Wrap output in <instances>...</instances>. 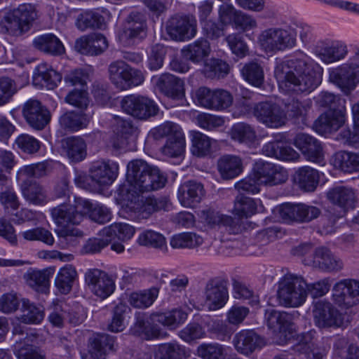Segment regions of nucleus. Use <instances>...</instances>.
<instances>
[{
	"instance_id": "nucleus-48",
	"label": "nucleus",
	"mask_w": 359,
	"mask_h": 359,
	"mask_svg": "<svg viewBox=\"0 0 359 359\" xmlns=\"http://www.w3.org/2000/svg\"><path fill=\"white\" fill-rule=\"evenodd\" d=\"M203 243V238L192 232L175 234L170 241V245L174 249H194L202 245Z\"/></svg>"
},
{
	"instance_id": "nucleus-22",
	"label": "nucleus",
	"mask_w": 359,
	"mask_h": 359,
	"mask_svg": "<svg viewBox=\"0 0 359 359\" xmlns=\"http://www.w3.org/2000/svg\"><path fill=\"white\" fill-rule=\"evenodd\" d=\"M204 196L203 185L194 180L185 182L178 189L179 201L185 208L196 207L201 202Z\"/></svg>"
},
{
	"instance_id": "nucleus-21",
	"label": "nucleus",
	"mask_w": 359,
	"mask_h": 359,
	"mask_svg": "<svg viewBox=\"0 0 359 359\" xmlns=\"http://www.w3.org/2000/svg\"><path fill=\"white\" fill-rule=\"evenodd\" d=\"M115 339L107 334H96L88 339V354L83 359H105L108 351L116 350Z\"/></svg>"
},
{
	"instance_id": "nucleus-62",
	"label": "nucleus",
	"mask_w": 359,
	"mask_h": 359,
	"mask_svg": "<svg viewBox=\"0 0 359 359\" xmlns=\"http://www.w3.org/2000/svg\"><path fill=\"white\" fill-rule=\"evenodd\" d=\"M22 22L30 28L31 24L37 17V12L34 5L32 4H22L11 11Z\"/></svg>"
},
{
	"instance_id": "nucleus-44",
	"label": "nucleus",
	"mask_w": 359,
	"mask_h": 359,
	"mask_svg": "<svg viewBox=\"0 0 359 359\" xmlns=\"http://www.w3.org/2000/svg\"><path fill=\"white\" fill-rule=\"evenodd\" d=\"M105 25L104 18L94 11H86L80 13L76 20V26L81 31L87 29H103Z\"/></svg>"
},
{
	"instance_id": "nucleus-25",
	"label": "nucleus",
	"mask_w": 359,
	"mask_h": 359,
	"mask_svg": "<svg viewBox=\"0 0 359 359\" xmlns=\"http://www.w3.org/2000/svg\"><path fill=\"white\" fill-rule=\"evenodd\" d=\"M51 215L55 224L62 227L79 224L82 221V214L71 204L63 203L53 208Z\"/></svg>"
},
{
	"instance_id": "nucleus-18",
	"label": "nucleus",
	"mask_w": 359,
	"mask_h": 359,
	"mask_svg": "<svg viewBox=\"0 0 359 359\" xmlns=\"http://www.w3.org/2000/svg\"><path fill=\"white\" fill-rule=\"evenodd\" d=\"M313 315L315 323L319 327H340L343 324L341 314L327 301L315 302Z\"/></svg>"
},
{
	"instance_id": "nucleus-54",
	"label": "nucleus",
	"mask_w": 359,
	"mask_h": 359,
	"mask_svg": "<svg viewBox=\"0 0 359 359\" xmlns=\"http://www.w3.org/2000/svg\"><path fill=\"white\" fill-rule=\"evenodd\" d=\"M158 294V290L156 287H152L142 292L131 293L128 302L133 307L144 309L154 303Z\"/></svg>"
},
{
	"instance_id": "nucleus-26",
	"label": "nucleus",
	"mask_w": 359,
	"mask_h": 359,
	"mask_svg": "<svg viewBox=\"0 0 359 359\" xmlns=\"http://www.w3.org/2000/svg\"><path fill=\"white\" fill-rule=\"evenodd\" d=\"M327 196L333 204L342 209L343 214L355 207L356 196L351 188L342 186L334 187L327 192Z\"/></svg>"
},
{
	"instance_id": "nucleus-4",
	"label": "nucleus",
	"mask_w": 359,
	"mask_h": 359,
	"mask_svg": "<svg viewBox=\"0 0 359 359\" xmlns=\"http://www.w3.org/2000/svg\"><path fill=\"white\" fill-rule=\"evenodd\" d=\"M307 283L304 278L294 273H287L278 283L277 299L285 308H297L306 300Z\"/></svg>"
},
{
	"instance_id": "nucleus-14",
	"label": "nucleus",
	"mask_w": 359,
	"mask_h": 359,
	"mask_svg": "<svg viewBox=\"0 0 359 359\" xmlns=\"http://www.w3.org/2000/svg\"><path fill=\"white\" fill-rule=\"evenodd\" d=\"M204 297L209 310L222 308L229 299L227 282L219 277L210 279L204 288Z\"/></svg>"
},
{
	"instance_id": "nucleus-2",
	"label": "nucleus",
	"mask_w": 359,
	"mask_h": 359,
	"mask_svg": "<svg viewBox=\"0 0 359 359\" xmlns=\"http://www.w3.org/2000/svg\"><path fill=\"white\" fill-rule=\"evenodd\" d=\"M323 68L307 55L297 53L277 62L274 70L279 87L287 92L309 93L321 83Z\"/></svg>"
},
{
	"instance_id": "nucleus-11",
	"label": "nucleus",
	"mask_w": 359,
	"mask_h": 359,
	"mask_svg": "<svg viewBox=\"0 0 359 359\" xmlns=\"http://www.w3.org/2000/svg\"><path fill=\"white\" fill-rule=\"evenodd\" d=\"M255 177L261 185L276 186L285 182L288 179L287 171L273 163L257 161L252 168Z\"/></svg>"
},
{
	"instance_id": "nucleus-10",
	"label": "nucleus",
	"mask_w": 359,
	"mask_h": 359,
	"mask_svg": "<svg viewBox=\"0 0 359 359\" xmlns=\"http://www.w3.org/2000/svg\"><path fill=\"white\" fill-rule=\"evenodd\" d=\"M196 103L205 108L216 111L224 110L229 107L233 102V96L225 90H211L206 87H201L196 90Z\"/></svg>"
},
{
	"instance_id": "nucleus-50",
	"label": "nucleus",
	"mask_w": 359,
	"mask_h": 359,
	"mask_svg": "<svg viewBox=\"0 0 359 359\" xmlns=\"http://www.w3.org/2000/svg\"><path fill=\"white\" fill-rule=\"evenodd\" d=\"M265 319L269 328L282 332L290 326L292 317L287 312L267 309L265 312Z\"/></svg>"
},
{
	"instance_id": "nucleus-13",
	"label": "nucleus",
	"mask_w": 359,
	"mask_h": 359,
	"mask_svg": "<svg viewBox=\"0 0 359 359\" xmlns=\"http://www.w3.org/2000/svg\"><path fill=\"white\" fill-rule=\"evenodd\" d=\"M334 302L340 307L348 309L359 304V281L344 279L337 283L332 289Z\"/></svg>"
},
{
	"instance_id": "nucleus-46",
	"label": "nucleus",
	"mask_w": 359,
	"mask_h": 359,
	"mask_svg": "<svg viewBox=\"0 0 359 359\" xmlns=\"http://www.w3.org/2000/svg\"><path fill=\"white\" fill-rule=\"evenodd\" d=\"M45 316L43 306L36 305L28 299L23 300L22 305V315L20 320L25 324H39Z\"/></svg>"
},
{
	"instance_id": "nucleus-29",
	"label": "nucleus",
	"mask_w": 359,
	"mask_h": 359,
	"mask_svg": "<svg viewBox=\"0 0 359 359\" xmlns=\"http://www.w3.org/2000/svg\"><path fill=\"white\" fill-rule=\"evenodd\" d=\"M262 152L266 156L283 161H294L299 156L297 151L278 138L265 144Z\"/></svg>"
},
{
	"instance_id": "nucleus-58",
	"label": "nucleus",
	"mask_w": 359,
	"mask_h": 359,
	"mask_svg": "<svg viewBox=\"0 0 359 359\" xmlns=\"http://www.w3.org/2000/svg\"><path fill=\"white\" fill-rule=\"evenodd\" d=\"M225 348L218 343H203L196 349L197 355L202 359H224Z\"/></svg>"
},
{
	"instance_id": "nucleus-49",
	"label": "nucleus",
	"mask_w": 359,
	"mask_h": 359,
	"mask_svg": "<svg viewBox=\"0 0 359 359\" xmlns=\"http://www.w3.org/2000/svg\"><path fill=\"white\" fill-rule=\"evenodd\" d=\"M316 103L319 107L328 108L327 111L345 113L346 100L340 96L335 95L329 92H321L316 97Z\"/></svg>"
},
{
	"instance_id": "nucleus-56",
	"label": "nucleus",
	"mask_w": 359,
	"mask_h": 359,
	"mask_svg": "<svg viewBox=\"0 0 359 359\" xmlns=\"http://www.w3.org/2000/svg\"><path fill=\"white\" fill-rule=\"evenodd\" d=\"M191 142V151L194 156L203 157L210 153L211 139L207 135L200 132H194Z\"/></svg>"
},
{
	"instance_id": "nucleus-51",
	"label": "nucleus",
	"mask_w": 359,
	"mask_h": 359,
	"mask_svg": "<svg viewBox=\"0 0 359 359\" xmlns=\"http://www.w3.org/2000/svg\"><path fill=\"white\" fill-rule=\"evenodd\" d=\"M137 242L140 245L153 248L162 252L168 250L165 238L161 233L152 230H146L141 233Z\"/></svg>"
},
{
	"instance_id": "nucleus-37",
	"label": "nucleus",
	"mask_w": 359,
	"mask_h": 359,
	"mask_svg": "<svg viewBox=\"0 0 359 359\" xmlns=\"http://www.w3.org/2000/svg\"><path fill=\"white\" fill-rule=\"evenodd\" d=\"M201 218L210 227L229 226L230 230L236 233L238 228L236 226L235 219L229 215H224L213 209H206L201 211Z\"/></svg>"
},
{
	"instance_id": "nucleus-5",
	"label": "nucleus",
	"mask_w": 359,
	"mask_h": 359,
	"mask_svg": "<svg viewBox=\"0 0 359 359\" xmlns=\"http://www.w3.org/2000/svg\"><path fill=\"white\" fill-rule=\"evenodd\" d=\"M109 80L118 90H126L141 85L144 81L143 72L122 60L112 62L108 67Z\"/></svg>"
},
{
	"instance_id": "nucleus-36",
	"label": "nucleus",
	"mask_w": 359,
	"mask_h": 359,
	"mask_svg": "<svg viewBox=\"0 0 359 359\" xmlns=\"http://www.w3.org/2000/svg\"><path fill=\"white\" fill-rule=\"evenodd\" d=\"M61 80V74L46 63L39 65L33 75L34 83L41 82L42 86H45L48 89H53Z\"/></svg>"
},
{
	"instance_id": "nucleus-15",
	"label": "nucleus",
	"mask_w": 359,
	"mask_h": 359,
	"mask_svg": "<svg viewBox=\"0 0 359 359\" xmlns=\"http://www.w3.org/2000/svg\"><path fill=\"white\" fill-rule=\"evenodd\" d=\"M85 281L90 290L102 299L109 297L115 290L114 280L106 272L97 269L88 270Z\"/></svg>"
},
{
	"instance_id": "nucleus-24",
	"label": "nucleus",
	"mask_w": 359,
	"mask_h": 359,
	"mask_svg": "<svg viewBox=\"0 0 359 359\" xmlns=\"http://www.w3.org/2000/svg\"><path fill=\"white\" fill-rule=\"evenodd\" d=\"M313 262L319 269L327 272H338L344 267L342 260L325 247H319L314 250Z\"/></svg>"
},
{
	"instance_id": "nucleus-28",
	"label": "nucleus",
	"mask_w": 359,
	"mask_h": 359,
	"mask_svg": "<svg viewBox=\"0 0 359 359\" xmlns=\"http://www.w3.org/2000/svg\"><path fill=\"white\" fill-rule=\"evenodd\" d=\"M54 268L43 270H30L24 276L27 283L37 292L47 294L49 292L50 278L54 273Z\"/></svg>"
},
{
	"instance_id": "nucleus-20",
	"label": "nucleus",
	"mask_w": 359,
	"mask_h": 359,
	"mask_svg": "<svg viewBox=\"0 0 359 359\" xmlns=\"http://www.w3.org/2000/svg\"><path fill=\"white\" fill-rule=\"evenodd\" d=\"M293 143L308 161L317 163L323 161V147L316 137L306 133H298Z\"/></svg>"
},
{
	"instance_id": "nucleus-23",
	"label": "nucleus",
	"mask_w": 359,
	"mask_h": 359,
	"mask_svg": "<svg viewBox=\"0 0 359 359\" xmlns=\"http://www.w3.org/2000/svg\"><path fill=\"white\" fill-rule=\"evenodd\" d=\"M235 349L241 354L248 355L264 345V341L252 330H243L236 333L233 339Z\"/></svg>"
},
{
	"instance_id": "nucleus-30",
	"label": "nucleus",
	"mask_w": 359,
	"mask_h": 359,
	"mask_svg": "<svg viewBox=\"0 0 359 359\" xmlns=\"http://www.w3.org/2000/svg\"><path fill=\"white\" fill-rule=\"evenodd\" d=\"M217 169L223 180L233 179L243 170V160L238 156H222L218 159Z\"/></svg>"
},
{
	"instance_id": "nucleus-40",
	"label": "nucleus",
	"mask_w": 359,
	"mask_h": 359,
	"mask_svg": "<svg viewBox=\"0 0 359 359\" xmlns=\"http://www.w3.org/2000/svg\"><path fill=\"white\" fill-rule=\"evenodd\" d=\"M62 147L72 161L79 162L86 157V144L80 137H70L65 139L62 141Z\"/></svg>"
},
{
	"instance_id": "nucleus-12",
	"label": "nucleus",
	"mask_w": 359,
	"mask_h": 359,
	"mask_svg": "<svg viewBox=\"0 0 359 359\" xmlns=\"http://www.w3.org/2000/svg\"><path fill=\"white\" fill-rule=\"evenodd\" d=\"M278 212L285 222H309L320 215L318 208L304 203H284L279 206Z\"/></svg>"
},
{
	"instance_id": "nucleus-16",
	"label": "nucleus",
	"mask_w": 359,
	"mask_h": 359,
	"mask_svg": "<svg viewBox=\"0 0 359 359\" xmlns=\"http://www.w3.org/2000/svg\"><path fill=\"white\" fill-rule=\"evenodd\" d=\"M118 165L111 161H99L94 162L90 168L91 182L97 187L110 185L118 176Z\"/></svg>"
},
{
	"instance_id": "nucleus-63",
	"label": "nucleus",
	"mask_w": 359,
	"mask_h": 359,
	"mask_svg": "<svg viewBox=\"0 0 359 359\" xmlns=\"http://www.w3.org/2000/svg\"><path fill=\"white\" fill-rule=\"evenodd\" d=\"M229 48L233 54L239 58H243L248 53V47L243 36L238 33L229 34L226 38Z\"/></svg>"
},
{
	"instance_id": "nucleus-27",
	"label": "nucleus",
	"mask_w": 359,
	"mask_h": 359,
	"mask_svg": "<svg viewBox=\"0 0 359 359\" xmlns=\"http://www.w3.org/2000/svg\"><path fill=\"white\" fill-rule=\"evenodd\" d=\"M156 86L168 97L178 100L184 96V81L172 74H161L157 79Z\"/></svg>"
},
{
	"instance_id": "nucleus-34",
	"label": "nucleus",
	"mask_w": 359,
	"mask_h": 359,
	"mask_svg": "<svg viewBox=\"0 0 359 359\" xmlns=\"http://www.w3.org/2000/svg\"><path fill=\"white\" fill-rule=\"evenodd\" d=\"M211 51L210 43L204 38H200L189 43L182 50L183 57L194 63L202 62L208 57Z\"/></svg>"
},
{
	"instance_id": "nucleus-55",
	"label": "nucleus",
	"mask_w": 359,
	"mask_h": 359,
	"mask_svg": "<svg viewBox=\"0 0 359 359\" xmlns=\"http://www.w3.org/2000/svg\"><path fill=\"white\" fill-rule=\"evenodd\" d=\"M257 205L255 201L244 195H238L234 201L233 213L240 218L249 217L256 212Z\"/></svg>"
},
{
	"instance_id": "nucleus-59",
	"label": "nucleus",
	"mask_w": 359,
	"mask_h": 359,
	"mask_svg": "<svg viewBox=\"0 0 359 359\" xmlns=\"http://www.w3.org/2000/svg\"><path fill=\"white\" fill-rule=\"evenodd\" d=\"M230 134L233 140L241 143L252 142L256 138L255 130L250 125L244 123L233 125Z\"/></svg>"
},
{
	"instance_id": "nucleus-1",
	"label": "nucleus",
	"mask_w": 359,
	"mask_h": 359,
	"mask_svg": "<svg viewBox=\"0 0 359 359\" xmlns=\"http://www.w3.org/2000/svg\"><path fill=\"white\" fill-rule=\"evenodd\" d=\"M126 179L130 189L125 196L123 211L129 219L140 222L156 212L168 210L170 203L167 197L140 198V193L158 190L165 186L167 177L158 168L142 159L130 161L127 165Z\"/></svg>"
},
{
	"instance_id": "nucleus-43",
	"label": "nucleus",
	"mask_w": 359,
	"mask_h": 359,
	"mask_svg": "<svg viewBox=\"0 0 359 359\" xmlns=\"http://www.w3.org/2000/svg\"><path fill=\"white\" fill-rule=\"evenodd\" d=\"M135 233V228L125 223H114L104 227L100 231V236H107L111 238V243L118 239L120 241H126L130 239Z\"/></svg>"
},
{
	"instance_id": "nucleus-64",
	"label": "nucleus",
	"mask_w": 359,
	"mask_h": 359,
	"mask_svg": "<svg viewBox=\"0 0 359 359\" xmlns=\"http://www.w3.org/2000/svg\"><path fill=\"white\" fill-rule=\"evenodd\" d=\"M4 27L9 34L15 36H21L29 29L11 11L4 18Z\"/></svg>"
},
{
	"instance_id": "nucleus-42",
	"label": "nucleus",
	"mask_w": 359,
	"mask_h": 359,
	"mask_svg": "<svg viewBox=\"0 0 359 359\" xmlns=\"http://www.w3.org/2000/svg\"><path fill=\"white\" fill-rule=\"evenodd\" d=\"M312 106L311 100H292L287 105V111L300 127L307 125V113Z\"/></svg>"
},
{
	"instance_id": "nucleus-45",
	"label": "nucleus",
	"mask_w": 359,
	"mask_h": 359,
	"mask_svg": "<svg viewBox=\"0 0 359 359\" xmlns=\"http://www.w3.org/2000/svg\"><path fill=\"white\" fill-rule=\"evenodd\" d=\"M24 198L34 205H43L48 202L46 189L36 182H25L21 186Z\"/></svg>"
},
{
	"instance_id": "nucleus-3",
	"label": "nucleus",
	"mask_w": 359,
	"mask_h": 359,
	"mask_svg": "<svg viewBox=\"0 0 359 359\" xmlns=\"http://www.w3.org/2000/svg\"><path fill=\"white\" fill-rule=\"evenodd\" d=\"M136 321L131 328L134 335L150 340L160 337L161 330L154 325L158 323L170 330L176 329L187 318V313L181 309H174L165 312H157L147 316L145 313L136 314Z\"/></svg>"
},
{
	"instance_id": "nucleus-6",
	"label": "nucleus",
	"mask_w": 359,
	"mask_h": 359,
	"mask_svg": "<svg viewBox=\"0 0 359 359\" xmlns=\"http://www.w3.org/2000/svg\"><path fill=\"white\" fill-rule=\"evenodd\" d=\"M329 81L346 95L355 88L359 83V50L348 62L330 70Z\"/></svg>"
},
{
	"instance_id": "nucleus-60",
	"label": "nucleus",
	"mask_w": 359,
	"mask_h": 359,
	"mask_svg": "<svg viewBox=\"0 0 359 359\" xmlns=\"http://www.w3.org/2000/svg\"><path fill=\"white\" fill-rule=\"evenodd\" d=\"M182 133L181 127L171 121H165L151 130V135L155 140H161L165 137H166V140L172 139V137L173 138Z\"/></svg>"
},
{
	"instance_id": "nucleus-35",
	"label": "nucleus",
	"mask_w": 359,
	"mask_h": 359,
	"mask_svg": "<svg viewBox=\"0 0 359 359\" xmlns=\"http://www.w3.org/2000/svg\"><path fill=\"white\" fill-rule=\"evenodd\" d=\"M90 118L82 111L74 110L64 113L59 118L60 126L68 131L76 132L87 127Z\"/></svg>"
},
{
	"instance_id": "nucleus-19",
	"label": "nucleus",
	"mask_w": 359,
	"mask_h": 359,
	"mask_svg": "<svg viewBox=\"0 0 359 359\" xmlns=\"http://www.w3.org/2000/svg\"><path fill=\"white\" fill-rule=\"evenodd\" d=\"M257 119L270 128H278L285 123V114L280 107L270 102H261L253 108Z\"/></svg>"
},
{
	"instance_id": "nucleus-39",
	"label": "nucleus",
	"mask_w": 359,
	"mask_h": 359,
	"mask_svg": "<svg viewBox=\"0 0 359 359\" xmlns=\"http://www.w3.org/2000/svg\"><path fill=\"white\" fill-rule=\"evenodd\" d=\"M77 278V272L72 265L66 264L58 271L55 278V286L62 294H69L73 287L74 282Z\"/></svg>"
},
{
	"instance_id": "nucleus-8",
	"label": "nucleus",
	"mask_w": 359,
	"mask_h": 359,
	"mask_svg": "<svg viewBox=\"0 0 359 359\" xmlns=\"http://www.w3.org/2000/svg\"><path fill=\"white\" fill-rule=\"evenodd\" d=\"M165 29L172 40L189 41L196 35L197 20L190 14H175L165 22Z\"/></svg>"
},
{
	"instance_id": "nucleus-38",
	"label": "nucleus",
	"mask_w": 359,
	"mask_h": 359,
	"mask_svg": "<svg viewBox=\"0 0 359 359\" xmlns=\"http://www.w3.org/2000/svg\"><path fill=\"white\" fill-rule=\"evenodd\" d=\"M294 180L301 189L313 191L320 180L319 172L309 166L299 168L295 172Z\"/></svg>"
},
{
	"instance_id": "nucleus-53",
	"label": "nucleus",
	"mask_w": 359,
	"mask_h": 359,
	"mask_svg": "<svg viewBox=\"0 0 359 359\" xmlns=\"http://www.w3.org/2000/svg\"><path fill=\"white\" fill-rule=\"evenodd\" d=\"M241 74L245 81L255 87H260L264 82V70L257 62H250L245 64L241 69Z\"/></svg>"
},
{
	"instance_id": "nucleus-7",
	"label": "nucleus",
	"mask_w": 359,
	"mask_h": 359,
	"mask_svg": "<svg viewBox=\"0 0 359 359\" xmlns=\"http://www.w3.org/2000/svg\"><path fill=\"white\" fill-rule=\"evenodd\" d=\"M259 43L266 53H276L293 48L296 44L295 34L290 29L271 27L262 32Z\"/></svg>"
},
{
	"instance_id": "nucleus-57",
	"label": "nucleus",
	"mask_w": 359,
	"mask_h": 359,
	"mask_svg": "<svg viewBox=\"0 0 359 359\" xmlns=\"http://www.w3.org/2000/svg\"><path fill=\"white\" fill-rule=\"evenodd\" d=\"M184 149L185 138L182 133L172 139H167L161 148V152L168 157L175 158L182 155Z\"/></svg>"
},
{
	"instance_id": "nucleus-17",
	"label": "nucleus",
	"mask_w": 359,
	"mask_h": 359,
	"mask_svg": "<svg viewBox=\"0 0 359 359\" xmlns=\"http://www.w3.org/2000/svg\"><path fill=\"white\" fill-rule=\"evenodd\" d=\"M22 114L28 125L37 130L43 129L50 120L49 110L36 100L31 99L25 103Z\"/></svg>"
},
{
	"instance_id": "nucleus-9",
	"label": "nucleus",
	"mask_w": 359,
	"mask_h": 359,
	"mask_svg": "<svg viewBox=\"0 0 359 359\" xmlns=\"http://www.w3.org/2000/svg\"><path fill=\"white\" fill-rule=\"evenodd\" d=\"M123 111L140 120H147L158 111L156 104L147 97L139 95L125 96L121 102Z\"/></svg>"
},
{
	"instance_id": "nucleus-61",
	"label": "nucleus",
	"mask_w": 359,
	"mask_h": 359,
	"mask_svg": "<svg viewBox=\"0 0 359 359\" xmlns=\"http://www.w3.org/2000/svg\"><path fill=\"white\" fill-rule=\"evenodd\" d=\"M229 65L219 59L212 58L204 67V74L209 78L224 77L229 73Z\"/></svg>"
},
{
	"instance_id": "nucleus-32",
	"label": "nucleus",
	"mask_w": 359,
	"mask_h": 359,
	"mask_svg": "<svg viewBox=\"0 0 359 359\" xmlns=\"http://www.w3.org/2000/svg\"><path fill=\"white\" fill-rule=\"evenodd\" d=\"M147 20L144 14L132 12L127 18L123 34L127 39L143 38L147 34Z\"/></svg>"
},
{
	"instance_id": "nucleus-47",
	"label": "nucleus",
	"mask_w": 359,
	"mask_h": 359,
	"mask_svg": "<svg viewBox=\"0 0 359 359\" xmlns=\"http://www.w3.org/2000/svg\"><path fill=\"white\" fill-rule=\"evenodd\" d=\"M334 165L344 172L351 173L359 170V154L340 151L333 156Z\"/></svg>"
},
{
	"instance_id": "nucleus-33",
	"label": "nucleus",
	"mask_w": 359,
	"mask_h": 359,
	"mask_svg": "<svg viewBox=\"0 0 359 359\" xmlns=\"http://www.w3.org/2000/svg\"><path fill=\"white\" fill-rule=\"evenodd\" d=\"M33 46L37 50L53 56L65 53V47L61 41L53 34H42L33 41Z\"/></svg>"
},
{
	"instance_id": "nucleus-41",
	"label": "nucleus",
	"mask_w": 359,
	"mask_h": 359,
	"mask_svg": "<svg viewBox=\"0 0 359 359\" xmlns=\"http://www.w3.org/2000/svg\"><path fill=\"white\" fill-rule=\"evenodd\" d=\"M190 356V349L177 343L161 344L156 351L157 359H183Z\"/></svg>"
},
{
	"instance_id": "nucleus-31",
	"label": "nucleus",
	"mask_w": 359,
	"mask_h": 359,
	"mask_svg": "<svg viewBox=\"0 0 359 359\" xmlns=\"http://www.w3.org/2000/svg\"><path fill=\"white\" fill-rule=\"evenodd\" d=\"M345 113L327 111L315 121L314 127L320 134L337 130L344 123Z\"/></svg>"
},
{
	"instance_id": "nucleus-52",
	"label": "nucleus",
	"mask_w": 359,
	"mask_h": 359,
	"mask_svg": "<svg viewBox=\"0 0 359 359\" xmlns=\"http://www.w3.org/2000/svg\"><path fill=\"white\" fill-rule=\"evenodd\" d=\"M32 339H36V335L26 337L23 341H20L16 350V356L18 359H46L40 351L39 348L29 343L32 341Z\"/></svg>"
}]
</instances>
